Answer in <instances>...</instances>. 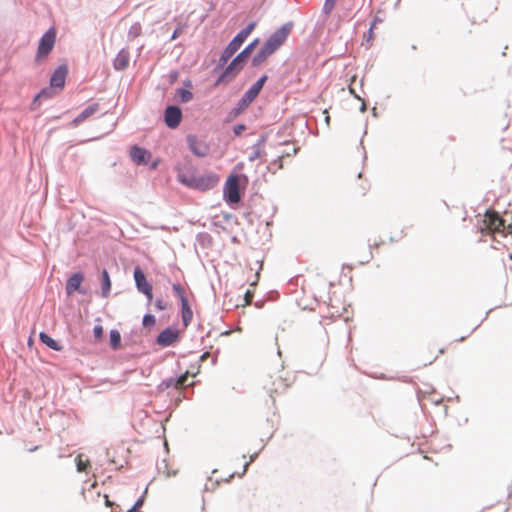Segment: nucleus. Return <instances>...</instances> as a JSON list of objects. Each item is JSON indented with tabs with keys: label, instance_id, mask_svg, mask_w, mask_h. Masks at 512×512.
Listing matches in <instances>:
<instances>
[{
	"label": "nucleus",
	"instance_id": "nucleus-1",
	"mask_svg": "<svg viewBox=\"0 0 512 512\" xmlns=\"http://www.w3.org/2000/svg\"><path fill=\"white\" fill-rule=\"evenodd\" d=\"M256 24L254 22L248 24L243 30H241L227 45L224 49L219 62L224 65L228 60L238 51L244 41L248 38L251 32L254 30Z\"/></svg>",
	"mask_w": 512,
	"mask_h": 512
},
{
	"label": "nucleus",
	"instance_id": "nucleus-2",
	"mask_svg": "<svg viewBox=\"0 0 512 512\" xmlns=\"http://www.w3.org/2000/svg\"><path fill=\"white\" fill-rule=\"evenodd\" d=\"M56 35H57L56 29L54 27H51L41 37V39L39 41L38 48H37L35 61L40 63L49 55V53L53 50V47L55 45Z\"/></svg>",
	"mask_w": 512,
	"mask_h": 512
},
{
	"label": "nucleus",
	"instance_id": "nucleus-3",
	"mask_svg": "<svg viewBox=\"0 0 512 512\" xmlns=\"http://www.w3.org/2000/svg\"><path fill=\"white\" fill-rule=\"evenodd\" d=\"M484 223L492 233L512 234V225H505V220L496 211L488 210L485 213Z\"/></svg>",
	"mask_w": 512,
	"mask_h": 512
},
{
	"label": "nucleus",
	"instance_id": "nucleus-4",
	"mask_svg": "<svg viewBox=\"0 0 512 512\" xmlns=\"http://www.w3.org/2000/svg\"><path fill=\"white\" fill-rule=\"evenodd\" d=\"M267 80V76L264 75L260 79H258L243 95V97L239 101V106L242 109L247 108L258 96L260 91L262 90L265 82Z\"/></svg>",
	"mask_w": 512,
	"mask_h": 512
},
{
	"label": "nucleus",
	"instance_id": "nucleus-5",
	"mask_svg": "<svg viewBox=\"0 0 512 512\" xmlns=\"http://www.w3.org/2000/svg\"><path fill=\"white\" fill-rule=\"evenodd\" d=\"M225 198L230 203H238L240 201L239 179L236 175H230L225 183Z\"/></svg>",
	"mask_w": 512,
	"mask_h": 512
},
{
	"label": "nucleus",
	"instance_id": "nucleus-6",
	"mask_svg": "<svg viewBox=\"0 0 512 512\" xmlns=\"http://www.w3.org/2000/svg\"><path fill=\"white\" fill-rule=\"evenodd\" d=\"M244 63L245 61L239 55H237L236 58L225 69L223 74L219 77L217 83L230 81L233 79L243 69Z\"/></svg>",
	"mask_w": 512,
	"mask_h": 512
},
{
	"label": "nucleus",
	"instance_id": "nucleus-7",
	"mask_svg": "<svg viewBox=\"0 0 512 512\" xmlns=\"http://www.w3.org/2000/svg\"><path fill=\"white\" fill-rule=\"evenodd\" d=\"M134 280L137 289L147 296L148 300L150 301L153 297L152 294V286L148 283L144 272L141 270L140 267H136L134 269Z\"/></svg>",
	"mask_w": 512,
	"mask_h": 512
},
{
	"label": "nucleus",
	"instance_id": "nucleus-8",
	"mask_svg": "<svg viewBox=\"0 0 512 512\" xmlns=\"http://www.w3.org/2000/svg\"><path fill=\"white\" fill-rule=\"evenodd\" d=\"M291 28L292 26L290 24L283 25L275 31L266 42L277 50L286 41L291 32Z\"/></svg>",
	"mask_w": 512,
	"mask_h": 512
},
{
	"label": "nucleus",
	"instance_id": "nucleus-9",
	"mask_svg": "<svg viewBox=\"0 0 512 512\" xmlns=\"http://www.w3.org/2000/svg\"><path fill=\"white\" fill-rule=\"evenodd\" d=\"M179 338V331L177 329L168 327L158 335L156 342L162 347H167L175 344Z\"/></svg>",
	"mask_w": 512,
	"mask_h": 512
},
{
	"label": "nucleus",
	"instance_id": "nucleus-10",
	"mask_svg": "<svg viewBox=\"0 0 512 512\" xmlns=\"http://www.w3.org/2000/svg\"><path fill=\"white\" fill-rule=\"evenodd\" d=\"M68 69L65 65L59 66L50 78L51 89L61 91L65 86Z\"/></svg>",
	"mask_w": 512,
	"mask_h": 512
},
{
	"label": "nucleus",
	"instance_id": "nucleus-11",
	"mask_svg": "<svg viewBox=\"0 0 512 512\" xmlns=\"http://www.w3.org/2000/svg\"><path fill=\"white\" fill-rule=\"evenodd\" d=\"M182 119V112L181 109L176 106H169L166 108L164 113V120L166 125L171 128L175 129L178 127Z\"/></svg>",
	"mask_w": 512,
	"mask_h": 512
},
{
	"label": "nucleus",
	"instance_id": "nucleus-12",
	"mask_svg": "<svg viewBox=\"0 0 512 512\" xmlns=\"http://www.w3.org/2000/svg\"><path fill=\"white\" fill-rule=\"evenodd\" d=\"M100 109V106L98 103H94L87 108H85L76 118H74L71 122V125L76 127L80 123L84 122L91 116H93L96 112H98Z\"/></svg>",
	"mask_w": 512,
	"mask_h": 512
},
{
	"label": "nucleus",
	"instance_id": "nucleus-13",
	"mask_svg": "<svg viewBox=\"0 0 512 512\" xmlns=\"http://www.w3.org/2000/svg\"><path fill=\"white\" fill-rule=\"evenodd\" d=\"M131 159L137 164H147L150 159V153L138 146H134L130 152Z\"/></svg>",
	"mask_w": 512,
	"mask_h": 512
},
{
	"label": "nucleus",
	"instance_id": "nucleus-14",
	"mask_svg": "<svg viewBox=\"0 0 512 512\" xmlns=\"http://www.w3.org/2000/svg\"><path fill=\"white\" fill-rule=\"evenodd\" d=\"M187 142L190 150L198 157L207 155L208 147L205 144L199 143L194 136H188Z\"/></svg>",
	"mask_w": 512,
	"mask_h": 512
},
{
	"label": "nucleus",
	"instance_id": "nucleus-15",
	"mask_svg": "<svg viewBox=\"0 0 512 512\" xmlns=\"http://www.w3.org/2000/svg\"><path fill=\"white\" fill-rule=\"evenodd\" d=\"M82 281L83 275L81 273H75L72 276H70L66 284L67 294L71 295L75 291L79 290Z\"/></svg>",
	"mask_w": 512,
	"mask_h": 512
},
{
	"label": "nucleus",
	"instance_id": "nucleus-16",
	"mask_svg": "<svg viewBox=\"0 0 512 512\" xmlns=\"http://www.w3.org/2000/svg\"><path fill=\"white\" fill-rule=\"evenodd\" d=\"M181 316L183 326L186 328L193 319V311L189 306L188 301H183V303H181Z\"/></svg>",
	"mask_w": 512,
	"mask_h": 512
},
{
	"label": "nucleus",
	"instance_id": "nucleus-17",
	"mask_svg": "<svg viewBox=\"0 0 512 512\" xmlns=\"http://www.w3.org/2000/svg\"><path fill=\"white\" fill-rule=\"evenodd\" d=\"M39 338L42 343H44L49 348H51L55 351H60L62 349V347L58 344V342L56 340H54L53 338H51L49 335H47L44 332L40 333Z\"/></svg>",
	"mask_w": 512,
	"mask_h": 512
},
{
	"label": "nucleus",
	"instance_id": "nucleus-18",
	"mask_svg": "<svg viewBox=\"0 0 512 512\" xmlns=\"http://www.w3.org/2000/svg\"><path fill=\"white\" fill-rule=\"evenodd\" d=\"M129 64V57L125 52H120L115 60H114V67L117 70H123L125 69Z\"/></svg>",
	"mask_w": 512,
	"mask_h": 512
},
{
	"label": "nucleus",
	"instance_id": "nucleus-19",
	"mask_svg": "<svg viewBox=\"0 0 512 512\" xmlns=\"http://www.w3.org/2000/svg\"><path fill=\"white\" fill-rule=\"evenodd\" d=\"M189 378V372H185L183 375L178 377L177 379H170L167 386L173 385L176 389L187 386V380Z\"/></svg>",
	"mask_w": 512,
	"mask_h": 512
},
{
	"label": "nucleus",
	"instance_id": "nucleus-20",
	"mask_svg": "<svg viewBox=\"0 0 512 512\" xmlns=\"http://www.w3.org/2000/svg\"><path fill=\"white\" fill-rule=\"evenodd\" d=\"M111 289V280L107 270H103L102 272V294L106 297Z\"/></svg>",
	"mask_w": 512,
	"mask_h": 512
},
{
	"label": "nucleus",
	"instance_id": "nucleus-21",
	"mask_svg": "<svg viewBox=\"0 0 512 512\" xmlns=\"http://www.w3.org/2000/svg\"><path fill=\"white\" fill-rule=\"evenodd\" d=\"M110 345L112 349L117 350L121 346V335L117 330L110 331Z\"/></svg>",
	"mask_w": 512,
	"mask_h": 512
},
{
	"label": "nucleus",
	"instance_id": "nucleus-22",
	"mask_svg": "<svg viewBox=\"0 0 512 512\" xmlns=\"http://www.w3.org/2000/svg\"><path fill=\"white\" fill-rule=\"evenodd\" d=\"M76 466L79 472H88L91 464L88 459H83L82 455H78L76 458Z\"/></svg>",
	"mask_w": 512,
	"mask_h": 512
},
{
	"label": "nucleus",
	"instance_id": "nucleus-23",
	"mask_svg": "<svg viewBox=\"0 0 512 512\" xmlns=\"http://www.w3.org/2000/svg\"><path fill=\"white\" fill-rule=\"evenodd\" d=\"M259 43V40L258 39H255L254 41H252L248 46H246L244 48V50L242 52H240L238 55L244 60L246 61L248 59V57L251 55L252 51L254 50V48L258 45Z\"/></svg>",
	"mask_w": 512,
	"mask_h": 512
},
{
	"label": "nucleus",
	"instance_id": "nucleus-24",
	"mask_svg": "<svg viewBox=\"0 0 512 512\" xmlns=\"http://www.w3.org/2000/svg\"><path fill=\"white\" fill-rule=\"evenodd\" d=\"M55 89H51V86L49 88L42 89L35 97L34 102L40 100V99H48L54 96Z\"/></svg>",
	"mask_w": 512,
	"mask_h": 512
},
{
	"label": "nucleus",
	"instance_id": "nucleus-25",
	"mask_svg": "<svg viewBox=\"0 0 512 512\" xmlns=\"http://www.w3.org/2000/svg\"><path fill=\"white\" fill-rule=\"evenodd\" d=\"M177 96H178V99L183 103H187V102L191 101L193 98L192 92L189 90H186V89H179L177 91Z\"/></svg>",
	"mask_w": 512,
	"mask_h": 512
},
{
	"label": "nucleus",
	"instance_id": "nucleus-26",
	"mask_svg": "<svg viewBox=\"0 0 512 512\" xmlns=\"http://www.w3.org/2000/svg\"><path fill=\"white\" fill-rule=\"evenodd\" d=\"M172 289L175 292V294L179 297L181 303H183V301H188L185 291L179 283L173 284Z\"/></svg>",
	"mask_w": 512,
	"mask_h": 512
},
{
	"label": "nucleus",
	"instance_id": "nucleus-27",
	"mask_svg": "<svg viewBox=\"0 0 512 512\" xmlns=\"http://www.w3.org/2000/svg\"><path fill=\"white\" fill-rule=\"evenodd\" d=\"M269 56L266 55V53L260 49V51L254 56L252 63L254 66L261 65Z\"/></svg>",
	"mask_w": 512,
	"mask_h": 512
},
{
	"label": "nucleus",
	"instance_id": "nucleus-28",
	"mask_svg": "<svg viewBox=\"0 0 512 512\" xmlns=\"http://www.w3.org/2000/svg\"><path fill=\"white\" fill-rule=\"evenodd\" d=\"M159 471L164 474L167 478L169 477H175L178 475L179 470L177 468H170L168 464L164 465V470L161 468Z\"/></svg>",
	"mask_w": 512,
	"mask_h": 512
},
{
	"label": "nucleus",
	"instance_id": "nucleus-29",
	"mask_svg": "<svg viewBox=\"0 0 512 512\" xmlns=\"http://www.w3.org/2000/svg\"><path fill=\"white\" fill-rule=\"evenodd\" d=\"M253 460H254V459H253V457H251L249 461H246V462L244 463L242 471H241L240 473H237V475H238L239 477H241L242 475H244V474L246 473L248 466L250 465V463H251ZM235 474H236V472H232V473H230V474H229V477H228L227 479H225V481H226V482H229V481H230V479H231V478H233Z\"/></svg>",
	"mask_w": 512,
	"mask_h": 512
},
{
	"label": "nucleus",
	"instance_id": "nucleus-30",
	"mask_svg": "<svg viewBox=\"0 0 512 512\" xmlns=\"http://www.w3.org/2000/svg\"><path fill=\"white\" fill-rule=\"evenodd\" d=\"M156 323V319L153 315L151 314H146L144 317H143V326L144 327H148V328H151L155 325Z\"/></svg>",
	"mask_w": 512,
	"mask_h": 512
},
{
	"label": "nucleus",
	"instance_id": "nucleus-31",
	"mask_svg": "<svg viewBox=\"0 0 512 512\" xmlns=\"http://www.w3.org/2000/svg\"><path fill=\"white\" fill-rule=\"evenodd\" d=\"M103 327L101 325H96L93 329L94 337L96 341H100L103 338Z\"/></svg>",
	"mask_w": 512,
	"mask_h": 512
},
{
	"label": "nucleus",
	"instance_id": "nucleus-32",
	"mask_svg": "<svg viewBox=\"0 0 512 512\" xmlns=\"http://www.w3.org/2000/svg\"><path fill=\"white\" fill-rule=\"evenodd\" d=\"M253 297H254V291L247 290L245 293V296H244V305L243 306L250 305L253 300Z\"/></svg>",
	"mask_w": 512,
	"mask_h": 512
},
{
	"label": "nucleus",
	"instance_id": "nucleus-33",
	"mask_svg": "<svg viewBox=\"0 0 512 512\" xmlns=\"http://www.w3.org/2000/svg\"><path fill=\"white\" fill-rule=\"evenodd\" d=\"M297 151H298V148H292V152L288 151V152L283 153L282 155H280L279 156V161H280L279 167L282 168L281 162H282L283 158L293 156V155H295L297 153Z\"/></svg>",
	"mask_w": 512,
	"mask_h": 512
},
{
	"label": "nucleus",
	"instance_id": "nucleus-34",
	"mask_svg": "<svg viewBox=\"0 0 512 512\" xmlns=\"http://www.w3.org/2000/svg\"><path fill=\"white\" fill-rule=\"evenodd\" d=\"M265 53L266 55L270 56L271 54H273L276 49H274L273 47H271L267 42L264 43L263 47L261 48Z\"/></svg>",
	"mask_w": 512,
	"mask_h": 512
},
{
	"label": "nucleus",
	"instance_id": "nucleus-35",
	"mask_svg": "<svg viewBox=\"0 0 512 512\" xmlns=\"http://www.w3.org/2000/svg\"><path fill=\"white\" fill-rule=\"evenodd\" d=\"M155 306L158 310H165L167 308L166 302H164L162 299H157Z\"/></svg>",
	"mask_w": 512,
	"mask_h": 512
},
{
	"label": "nucleus",
	"instance_id": "nucleus-36",
	"mask_svg": "<svg viewBox=\"0 0 512 512\" xmlns=\"http://www.w3.org/2000/svg\"><path fill=\"white\" fill-rule=\"evenodd\" d=\"M246 129V126L243 124L236 125L234 127V133L235 135L239 136L241 133Z\"/></svg>",
	"mask_w": 512,
	"mask_h": 512
},
{
	"label": "nucleus",
	"instance_id": "nucleus-37",
	"mask_svg": "<svg viewBox=\"0 0 512 512\" xmlns=\"http://www.w3.org/2000/svg\"><path fill=\"white\" fill-rule=\"evenodd\" d=\"M183 32L182 27H177L171 36V40H175Z\"/></svg>",
	"mask_w": 512,
	"mask_h": 512
},
{
	"label": "nucleus",
	"instance_id": "nucleus-38",
	"mask_svg": "<svg viewBox=\"0 0 512 512\" xmlns=\"http://www.w3.org/2000/svg\"><path fill=\"white\" fill-rule=\"evenodd\" d=\"M260 278V272L257 271L254 275V279L251 280L250 286H256Z\"/></svg>",
	"mask_w": 512,
	"mask_h": 512
},
{
	"label": "nucleus",
	"instance_id": "nucleus-39",
	"mask_svg": "<svg viewBox=\"0 0 512 512\" xmlns=\"http://www.w3.org/2000/svg\"><path fill=\"white\" fill-rule=\"evenodd\" d=\"M324 114H325V121H326V124L329 125L330 123V116H329V113L327 110H324Z\"/></svg>",
	"mask_w": 512,
	"mask_h": 512
},
{
	"label": "nucleus",
	"instance_id": "nucleus-40",
	"mask_svg": "<svg viewBox=\"0 0 512 512\" xmlns=\"http://www.w3.org/2000/svg\"><path fill=\"white\" fill-rule=\"evenodd\" d=\"M106 505L107 506H110L111 505V502L109 501V499L106 497Z\"/></svg>",
	"mask_w": 512,
	"mask_h": 512
},
{
	"label": "nucleus",
	"instance_id": "nucleus-41",
	"mask_svg": "<svg viewBox=\"0 0 512 512\" xmlns=\"http://www.w3.org/2000/svg\"><path fill=\"white\" fill-rule=\"evenodd\" d=\"M471 24L472 25L476 24V21L474 19H471Z\"/></svg>",
	"mask_w": 512,
	"mask_h": 512
}]
</instances>
